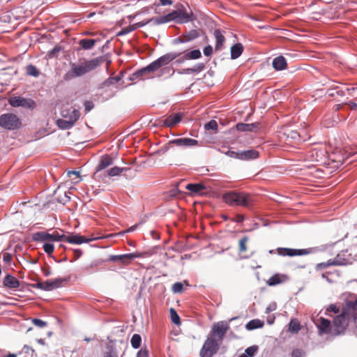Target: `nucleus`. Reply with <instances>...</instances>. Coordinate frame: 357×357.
Segmentation results:
<instances>
[{
  "mask_svg": "<svg viewBox=\"0 0 357 357\" xmlns=\"http://www.w3.org/2000/svg\"><path fill=\"white\" fill-rule=\"evenodd\" d=\"M212 53L213 48L211 45H208L204 49V54L205 56H210L212 54Z\"/></svg>",
  "mask_w": 357,
  "mask_h": 357,
  "instance_id": "57",
  "label": "nucleus"
},
{
  "mask_svg": "<svg viewBox=\"0 0 357 357\" xmlns=\"http://www.w3.org/2000/svg\"><path fill=\"white\" fill-rule=\"evenodd\" d=\"M136 357H149V350L146 348H142L137 352Z\"/></svg>",
  "mask_w": 357,
  "mask_h": 357,
  "instance_id": "51",
  "label": "nucleus"
},
{
  "mask_svg": "<svg viewBox=\"0 0 357 357\" xmlns=\"http://www.w3.org/2000/svg\"><path fill=\"white\" fill-rule=\"evenodd\" d=\"M112 164V158L109 155L102 156L100 162L96 167V172L93 174V178L100 181L102 178L103 170Z\"/></svg>",
  "mask_w": 357,
  "mask_h": 357,
  "instance_id": "11",
  "label": "nucleus"
},
{
  "mask_svg": "<svg viewBox=\"0 0 357 357\" xmlns=\"http://www.w3.org/2000/svg\"><path fill=\"white\" fill-rule=\"evenodd\" d=\"M243 51V46L241 43H236L231 47V58L236 59L238 58Z\"/></svg>",
  "mask_w": 357,
  "mask_h": 357,
  "instance_id": "26",
  "label": "nucleus"
},
{
  "mask_svg": "<svg viewBox=\"0 0 357 357\" xmlns=\"http://www.w3.org/2000/svg\"><path fill=\"white\" fill-rule=\"evenodd\" d=\"M288 277L284 274L276 273L271 276L266 282L268 286H275L287 281Z\"/></svg>",
  "mask_w": 357,
  "mask_h": 357,
  "instance_id": "18",
  "label": "nucleus"
},
{
  "mask_svg": "<svg viewBox=\"0 0 357 357\" xmlns=\"http://www.w3.org/2000/svg\"><path fill=\"white\" fill-rule=\"evenodd\" d=\"M351 319L357 326V298L354 301L347 303L341 313L334 319L333 324L329 320L323 317L317 319L315 324L320 335L336 336L344 332Z\"/></svg>",
  "mask_w": 357,
  "mask_h": 357,
  "instance_id": "1",
  "label": "nucleus"
},
{
  "mask_svg": "<svg viewBox=\"0 0 357 357\" xmlns=\"http://www.w3.org/2000/svg\"><path fill=\"white\" fill-rule=\"evenodd\" d=\"M63 234L54 231L52 234H49L46 231H38L33 234L32 238L34 241L38 242H54L63 241Z\"/></svg>",
  "mask_w": 357,
  "mask_h": 357,
  "instance_id": "9",
  "label": "nucleus"
},
{
  "mask_svg": "<svg viewBox=\"0 0 357 357\" xmlns=\"http://www.w3.org/2000/svg\"><path fill=\"white\" fill-rule=\"evenodd\" d=\"M278 254L282 256L294 257L296 255H306L311 252V249H292L280 248L277 250Z\"/></svg>",
  "mask_w": 357,
  "mask_h": 357,
  "instance_id": "13",
  "label": "nucleus"
},
{
  "mask_svg": "<svg viewBox=\"0 0 357 357\" xmlns=\"http://www.w3.org/2000/svg\"><path fill=\"white\" fill-rule=\"evenodd\" d=\"M185 188L190 190L192 194H201L206 187L202 183H189Z\"/></svg>",
  "mask_w": 357,
  "mask_h": 357,
  "instance_id": "28",
  "label": "nucleus"
},
{
  "mask_svg": "<svg viewBox=\"0 0 357 357\" xmlns=\"http://www.w3.org/2000/svg\"><path fill=\"white\" fill-rule=\"evenodd\" d=\"M75 112H79L76 109H66L61 111V116L67 120H71L75 113Z\"/></svg>",
  "mask_w": 357,
  "mask_h": 357,
  "instance_id": "35",
  "label": "nucleus"
},
{
  "mask_svg": "<svg viewBox=\"0 0 357 357\" xmlns=\"http://www.w3.org/2000/svg\"><path fill=\"white\" fill-rule=\"evenodd\" d=\"M33 352L34 350L28 345H24L22 350V354H26L30 357H32Z\"/></svg>",
  "mask_w": 357,
  "mask_h": 357,
  "instance_id": "46",
  "label": "nucleus"
},
{
  "mask_svg": "<svg viewBox=\"0 0 357 357\" xmlns=\"http://www.w3.org/2000/svg\"><path fill=\"white\" fill-rule=\"evenodd\" d=\"M258 349V347L257 346H251V347H248L246 349H245V354L247 356H248L249 357H252L255 355V354L257 352Z\"/></svg>",
  "mask_w": 357,
  "mask_h": 357,
  "instance_id": "44",
  "label": "nucleus"
},
{
  "mask_svg": "<svg viewBox=\"0 0 357 357\" xmlns=\"http://www.w3.org/2000/svg\"><path fill=\"white\" fill-rule=\"evenodd\" d=\"M33 324L40 328H43L47 326V323L39 319H33L32 321Z\"/></svg>",
  "mask_w": 357,
  "mask_h": 357,
  "instance_id": "48",
  "label": "nucleus"
},
{
  "mask_svg": "<svg viewBox=\"0 0 357 357\" xmlns=\"http://www.w3.org/2000/svg\"><path fill=\"white\" fill-rule=\"evenodd\" d=\"M225 154L230 158H234L236 159H238L239 157V152H236L234 151H227V152H225Z\"/></svg>",
  "mask_w": 357,
  "mask_h": 357,
  "instance_id": "55",
  "label": "nucleus"
},
{
  "mask_svg": "<svg viewBox=\"0 0 357 357\" xmlns=\"http://www.w3.org/2000/svg\"><path fill=\"white\" fill-rule=\"evenodd\" d=\"M273 67L276 70H282L287 68V63L283 56H279L273 60Z\"/></svg>",
  "mask_w": 357,
  "mask_h": 357,
  "instance_id": "21",
  "label": "nucleus"
},
{
  "mask_svg": "<svg viewBox=\"0 0 357 357\" xmlns=\"http://www.w3.org/2000/svg\"><path fill=\"white\" fill-rule=\"evenodd\" d=\"M3 259L6 263L9 264L12 260V255L10 253H4Z\"/></svg>",
  "mask_w": 357,
  "mask_h": 357,
  "instance_id": "59",
  "label": "nucleus"
},
{
  "mask_svg": "<svg viewBox=\"0 0 357 357\" xmlns=\"http://www.w3.org/2000/svg\"><path fill=\"white\" fill-rule=\"evenodd\" d=\"M244 220V215L241 214H238L236 215L234 221L237 222H241Z\"/></svg>",
  "mask_w": 357,
  "mask_h": 357,
  "instance_id": "62",
  "label": "nucleus"
},
{
  "mask_svg": "<svg viewBox=\"0 0 357 357\" xmlns=\"http://www.w3.org/2000/svg\"><path fill=\"white\" fill-rule=\"evenodd\" d=\"M95 238H88L78 234H70L68 236L63 235V241L68 242L71 244L79 245L82 243H89Z\"/></svg>",
  "mask_w": 357,
  "mask_h": 357,
  "instance_id": "12",
  "label": "nucleus"
},
{
  "mask_svg": "<svg viewBox=\"0 0 357 357\" xmlns=\"http://www.w3.org/2000/svg\"><path fill=\"white\" fill-rule=\"evenodd\" d=\"M97 40L95 39L83 38L79 40L78 43L83 50H88L92 49L96 44Z\"/></svg>",
  "mask_w": 357,
  "mask_h": 357,
  "instance_id": "27",
  "label": "nucleus"
},
{
  "mask_svg": "<svg viewBox=\"0 0 357 357\" xmlns=\"http://www.w3.org/2000/svg\"><path fill=\"white\" fill-rule=\"evenodd\" d=\"M169 144H174L181 147H192L199 146V142L196 139L191 138H178L174 139L169 142Z\"/></svg>",
  "mask_w": 357,
  "mask_h": 357,
  "instance_id": "14",
  "label": "nucleus"
},
{
  "mask_svg": "<svg viewBox=\"0 0 357 357\" xmlns=\"http://www.w3.org/2000/svg\"><path fill=\"white\" fill-rule=\"evenodd\" d=\"M220 342L208 336L200 350L201 357H212L219 349Z\"/></svg>",
  "mask_w": 357,
  "mask_h": 357,
  "instance_id": "8",
  "label": "nucleus"
},
{
  "mask_svg": "<svg viewBox=\"0 0 357 357\" xmlns=\"http://www.w3.org/2000/svg\"><path fill=\"white\" fill-rule=\"evenodd\" d=\"M22 126L21 119L15 114L5 113L0 116V127L6 130H18Z\"/></svg>",
  "mask_w": 357,
  "mask_h": 357,
  "instance_id": "6",
  "label": "nucleus"
},
{
  "mask_svg": "<svg viewBox=\"0 0 357 357\" xmlns=\"http://www.w3.org/2000/svg\"><path fill=\"white\" fill-rule=\"evenodd\" d=\"M160 4L162 6H166V5H172V0H159Z\"/></svg>",
  "mask_w": 357,
  "mask_h": 357,
  "instance_id": "63",
  "label": "nucleus"
},
{
  "mask_svg": "<svg viewBox=\"0 0 357 357\" xmlns=\"http://www.w3.org/2000/svg\"><path fill=\"white\" fill-rule=\"evenodd\" d=\"M142 337L139 334H134L130 340V343L134 349H138L141 346Z\"/></svg>",
  "mask_w": 357,
  "mask_h": 357,
  "instance_id": "36",
  "label": "nucleus"
},
{
  "mask_svg": "<svg viewBox=\"0 0 357 357\" xmlns=\"http://www.w3.org/2000/svg\"><path fill=\"white\" fill-rule=\"evenodd\" d=\"M119 81V78L118 77H109L108 79H107L104 84L105 85H109V84H114L116 82H117Z\"/></svg>",
  "mask_w": 357,
  "mask_h": 357,
  "instance_id": "58",
  "label": "nucleus"
},
{
  "mask_svg": "<svg viewBox=\"0 0 357 357\" xmlns=\"http://www.w3.org/2000/svg\"><path fill=\"white\" fill-rule=\"evenodd\" d=\"M259 157V152L254 149L243 151L239 152L238 160H248L256 159Z\"/></svg>",
  "mask_w": 357,
  "mask_h": 357,
  "instance_id": "19",
  "label": "nucleus"
},
{
  "mask_svg": "<svg viewBox=\"0 0 357 357\" xmlns=\"http://www.w3.org/2000/svg\"><path fill=\"white\" fill-rule=\"evenodd\" d=\"M82 255V251L79 249H75L73 250V260L76 261Z\"/></svg>",
  "mask_w": 357,
  "mask_h": 357,
  "instance_id": "56",
  "label": "nucleus"
},
{
  "mask_svg": "<svg viewBox=\"0 0 357 357\" xmlns=\"http://www.w3.org/2000/svg\"><path fill=\"white\" fill-rule=\"evenodd\" d=\"M326 311L328 312H333L335 314H337V313H338L340 312V310H339V307L336 305L331 304L327 308Z\"/></svg>",
  "mask_w": 357,
  "mask_h": 357,
  "instance_id": "53",
  "label": "nucleus"
},
{
  "mask_svg": "<svg viewBox=\"0 0 357 357\" xmlns=\"http://www.w3.org/2000/svg\"><path fill=\"white\" fill-rule=\"evenodd\" d=\"M183 53L185 54V59H188V60L197 59L202 56V53L199 50L186 51Z\"/></svg>",
  "mask_w": 357,
  "mask_h": 357,
  "instance_id": "32",
  "label": "nucleus"
},
{
  "mask_svg": "<svg viewBox=\"0 0 357 357\" xmlns=\"http://www.w3.org/2000/svg\"><path fill=\"white\" fill-rule=\"evenodd\" d=\"M190 18V16L189 13L183 9H178L173 10L166 15L153 17L148 20L149 24L157 26L171 21H175L177 23H185L188 22Z\"/></svg>",
  "mask_w": 357,
  "mask_h": 357,
  "instance_id": "5",
  "label": "nucleus"
},
{
  "mask_svg": "<svg viewBox=\"0 0 357 357\" xmlns=\"http://www.w3.org/2000/svg\"><path fill=\"white\" fill-rule=\"evenodd\" d=\"M33 287L42 290H45V282H38L36 284H33Z\"/></svg>",
  "mask_w": 357,
  "mask_h": 357,
  "instance_id": "60",
  "label": "nucleus"
},
{
  "mask_svg": "<svg viewBox=\"0 0 357 357\" xmlns=\"http://www.w3.org/2000/svg\"><path fill=\"white\" fill-rule=\"evenodd\" d=\"M128 256V254L120 255H110L109 257V261L113 262H120L123 265H128L131 263Z\"/></svg>",
  "mask_w": 357,
  "mask_h": 357,
  "instance_id": "23",
  "label": "nucleus"
},
{
  "mask_svg": "<svg viewBox=\"0 0 357 357\" xmlns=\"http://www.w3.org/2000/svg\"><path fill=\"white\" fill-rule=\"evenodd\" d=\"M180 54H176V52H171L167 53L160 57H159L157 60L151 63L146 67L143 68L137 72L134 73L130 79L132 81H136L137 79H145L153 78V76L149 75L151 73H153L157 70H158L162 66L167 65L171 61L176 59Z\"/></svg>",
  "mask_w": 357,
  "mask_h": 357,
  "instance_id": "3",
  "label": "nucleus"
},
{
  "mask_svg": "<svg viewBox=\"0 0 357 357\" xmlns=\"http://www.w3.org/2000/svg\"><path fill=\"white\" fill-rule=\"evenodd\" d=\"M300 330V322L296 319H291L289 324V331L291 333H298Z\"/></svg>",
  "mask_w": 357,
  "mask_h": 357,
  "instance_id": "33",
  "label": "nucleus"
},
{
  "mask_svg": "<svg viewBox=\"0 0 357 357\" xmlns=\"http://www.w3.org/2000/svg\"><path fill=\"white\" fill-rule=\"evenodd\" d=\"M43 248L48 255H51L54 250V246L51 243H45L43 245Z\"/></svg>",
  "mask_w": 357,
  "mask_h": 357,
  "instance_id": "41",
  "label": "nucleus"
},
{
  "mask_svg": "<svg viewBox=\"0 0 357 357\" xmlns=\"http://www.w3.org/2000/svg\"><path fill=\"white\" fill-rule=\"evenodd\" d=\"M123 168L114 167L107 171H103L102 178L100 179V181L105 182V178L107 176H114L119 175L121 173L123 172Z\"/></svg>",
  "mask_w": 357,
  "mask_h": 357,
  "instance_id": "24",
  "label": "nucleus"
},
{
  "mask_svg": "<svg viewBox=\"0 0 357 357\" xmlns=\"http://www.w3.org/2000/svg\"><path fill=\"white\" fill-rule=\"evenodd\" d=\"M248 241V236H243L242 238L239 240L238 243V250L240 253L245 252L247 251V243Z\"/></svg>",
  "mask_w": 357,
  "mask_h": 357,
  "instance_id": "38",
  "label": "nucleus"
},
{
  "mask_svg": "<svg viewBox=\"0 0 357 357\" xmlns=\"http://www.w3.org/2000/svg\"><path fill=\"white\" fill-rule=\"evenodd\" d=\"M351 110H356L357 109V104L354 102H349L347 103Z\"/></svg>",
  "mask_w": 357,
  "mask_h": 357,
  "instance_id": "64",
  "label": "nucleus"
},
{
  "mask_svg": "<svg viewBox=\"0 0 357 357\" xmlns=\"http://www.w3.org/2000/svg\"><path fill=\"white\" fill-rule=\"evenodd\" d=\"M304 352L299 349L293 350L291 353V357H303Z\"/></svg>",
  "mask_w": 357,
  "mask_h": 357,
  "instance_id": "52",
  "label": "nucleus"
},
{
  "mask_svg": "<svg viewBox=\"0 0 357 357\" xmlns=\"http://www.w3.org/2000/svg\"><path fill=\"white\" fill-rule=\"evenodd\" d=\"M264 326V322L259 319H252L245 326L248 330H254L256 328H261Z\"/></svg>",
  "mask_w": 357,
  "mask_h": 357,
  "instance_id": "34",
  "label": "nucleus"
},
{
  "mask_svg": "<svg viewBox=\"0 0 357 357\" xmlns=\"http://www.w3.org/2000/svg\"><path fill=\"white\" fill-rule=\"evenodd\" d=\"M26 71L27 75L30 76H33L34 77H37L40 75L39 70L37 69V68L33 65H29L26 68Z\"/></svg>",
  "mask_w": 357,
  "mask_h": 357,
  "instance_id": "37",
  "label": "nucleus"
},
{
  "mask_svg": "<svg viewBox=\"0 0 357 357\" xmlns=\"http://www.w3.org/2000/svg\"><path fill=\"white\" fill-rule=\"evenodd\" d=\"M225 203L231 206H243L250 208L253 205L254 197L244 192L230 191L223 195Z\"/></svg>",
  "mask_w": 357,
  "mask_h": 357,
  "instance_id": "4",
  "label": "nucleus"
},
{
  "mask_svg": "<svg viewBox=\"0 0 357 357\" xmlns=\"http://www.w3.org/2000/svg\"><path fill=\"white\" fill-rule=\"evenodd\" d=\"M179 54H180V55L178 56V59L176 61V63H181L188 60V59H185L184 53L182 56H181V54H182L181 53H179ZM176 58H178V56Z\"/></svg>",
  "mask_w": 357,
  "mask_h": 357,
  "instance_id": "61",
  "label": "nucleus"
},
{
  "mask_svg": "<svg viewBox=\"0 0 357 357\" xmlns=\"http://www.w3.org/2000/svg\"><path fill=\"white\" fill-rule=\"evenodd\" d=\"M183 116V114L181 112L174 113L168 116L165 120L162 121V125L171 128L181 122Z\"/></svg>",
  "mask_w": 357,
  "mask_h": 357,
  "instance_id": "16",
  "label": "nucleus"
},
{
  "mask_svg": "<svg viewBox=\"0 0 357 357\" xmlns=\"http://www.w3.org/2000/svg\"><path fill=\"white\" fill-rule=\"evenodd\" d=\"M191 68V73H199L205 68V64L204 63H199Z\"/></svg>",
  "mask_w": 357,
  "mask_h": 357,
  "instance_id": "43",
  "label": "nucleus"
},
{
  "mask_svg": "<svg viewBox=\"0 0 357 357\" xmlns=\"http://www.w3.org/2000/svg\"><path fill=\"white\" fill-rule=\"evenodd\" d=\"M102 357H118L116 349L112 342L106 344Z\"/></svg>",
  "mask_w": 357,
  "mask_h": 357,
  "instance_id": "25",
  "label": "nucleus"
},
{
  "mask_svg": "<svg viewBox=\"0 0 357 357\" xmlns=\"http://www.w3.org/2000/svg\"><path fill=\"white\" fill-rule=\"evenodd\" d=\"M9 104L12 107H22L23 108L34 109L36 102L31 98H25L21 96H14L8 100Z\"/></svg>",
  "mask_w": 357,
  "mask_h": 357,
  "instance_id": "10",
  "label": "nucleus"
},
{
  "mask_svg": "<svg viewBox=\"0 0 357 357\" xmlns=\"http://www.w3.org/2000/svg\"><path fill=\"white\" fill-rule=\"evenodd\" d=\"M229 329V325L227 321H218L213 325L208 336L221 343Z\"/></svg>",
  "mask_w": 357,
  "mask_h": 357,
  "instance_id": "7",
  "label": "nucleus"
},
{
  "mask_svg": "<svg viewBox=\"0 0 357 357\" xmlns=\"http://www.w3.org/2000/svg\"><path fill=\"white\" fill-rule=\"evenodd\" d=\"M84 105L85 107L86 112H90L94 107V104L91 100L85 101Z\"/></svg>",
  "mask_w": 357,
  "mask_h": 357,
  "instance_id": "50",
  "label": "nucleus"
},
{
  "mask_svg": "<svg viewBox=\"0 0 357 357\" xmlns=\"http://www.w3.org/2000/svg\"><path fill=\"white\" fill-rule=\"evenodd\" d=\"M214 36L215 38V50L218 51L220 50L223 45L225 42V38L221 33L220 29H215L214 31Z\"/></svg>",
  "mask_w": 357,
  "mask_h": 357,
  "instance_id": "22",
  "label": "nucleus"
},
{
  "mask_svg": "<svg viewBox=\"0 0 357 357\" xmlns=\"http://www.w3.org/2000/svg\"><path fill=\"white\" fill-rule=\"evenodd\" d=\"M258 128V124L257 123H238L236 125V129L241 132L253 131Z\"/></svg>",
  "mask_w": 357,
  "mask_h": 357,
  "instance_id": "29",
  "label": "nucleus"
},
{
  "mask_svg": "<svg viewBox=\"0 0 357 357\" xmlns=\"http://www.w3.org/2000/svg\"><path fill=\"white\" fill-rule=\"evenodd\" d=\"M3 284L9 289H17L20 285V282L16 278L8 274L3 280Z\"/></svg>",
  "mask_w": 357,
  "mask_h": 357,
  "instance_id": "17",
  "label": "nucleus"
},
{
  "mask_svg": "<svg viewBox=\"0 0 357 357\" xmlns=\"http://www.w3.org/2000/svg\"><path fill=\"white\" fill-rule=\"evenodd\" d=\"M172 291L174 294H180L183 291V284L181 282H177L172 287Z\"/></svg>",
  "mask_w": 357,
  "mask_h": 357,
  "instance_id": "39",
  "label": "nucleus"
},
{
  "mask_svg": "<svg viewBox=\"0 0 357 357\" xmlns=\"http://www.w3.org/2000/svg\"><path fill=\"white\" fill-rule=\"evenodd\" d=\"M68 175L69 177L71 178L72 180H77L75 181V183H77L79 181L78 178H79V172L76 171H70L68 173Z\"/></svg>",
  "mask_w": 357,
  "mask_h": 357,
  "instance_id": "45",
  "label": "nucleus"
},
{
  "mask_svg": "<svg viewBox=\"0 0 357 357\" xmlns=\"http://www.w3.org/2000/svg\"><path fill=\"white\" fill-rule=\"evenodd\" d=\"M204 127H205V129H206V130H217L218 126L217 122L215 120H211L209 122H208L207 123H206Z\"/></svg>",
  "mask_w": 357,
  "mask_h": 357,
  "instance_id": "42",
  "label": "nucleus"
},
{
  "mask_svg": "<svg viewBox=\"0 0 357 357\" xmlns=\"http://www.w3.org/2000/svg\"><path fill=\"white\" fill-rule=\"evenodd\" d=\"M128 255H129L128 257L130 258V260L131 262L132 260H134L136 258L143 257L145 255V253L135 252L133 253H129Z\"/></svg>",
  "mask_w": 357,
  "mask_h": 357,
  "instance_id": "47",
  "label": "nucleus"
},
{
  "mask_svg": "<svg viewBox=\"0 0 357 357\" xmlns=\"http://www.w3.org/2000/svg\"><path fill=\"white\" fill-rule=\"evenodd\" d=\"M340 264L335 259H329L326 262H322L317 264L315 266L317 271H321L331 266H337Z\"/></svg>",
  "mask_w": 357,
  "mask_h": 357,
  "instance_id": "31",
  "label": "nucleus"
},
{
  "mask_svg": "<svg viewBox=\"0 0 357 357\" xmlns=\"http://www.w3.org/2000/svg\"><path fill=\"white\" fill-rule=\"evenodd\" d=\"M169 312L172 321L176 324H179L181 323L180 317L176 310L173 308H171Z\"/></svg>",
  "mask_w": 357,
  "mask_h": 357,
  "instance_id": "40",
  "label": "nucleus"
},
{
  "mask_svg": "<svg viewBox=\"0 0 357 357\" xmlns=\"http://www.w3.org/2000/svg\"><path fill=\"white\" fill-rule=\"evenodd\" d=\"M64 280L63 279L56 278L45 281V291H52L60 287Z\"/></svg>",
  "mask_w": 357,
  "mask_h": 357,
  "instance_id": "20",
  "label": "nucleus"
},
{
  "mask_svg": "<svg viewBox=\"0 0 357 357\" xmlns=\"http://www.w3.org/2000/svg\"><path fill=\"white\" fill-rule=\"evenodd\" d=\"M79 116H80V112H75V113L71 120L59 119L56 121V125L61 129H63V130L69 129V128H72L75 124L77 121L79 119Z\"/></svg>",
  "mask_w": 357,
  "mask_h": 357,
  "instance_id": "15",
  "label": "nucleus"
},
{
  "mask_svg": "<svg viewBox=\"0 0 357 357\" xmlns=\"http://www.w3.org/2000/svg\"><path fill=\"white\" fill-rule=\"evenodd\" d=\"M291 137L294 139H297L300 137V135L297 131L295 130H290L289 133L287 134V137Z\"/></svg>",
  "mask_w": 357,
  "mask_h": 357,
  "instance_id": "54",
  "label": "nucleus"
},
{
  "mask_svg": "<svg viewBox=\"0 0 357 357\" xmlns=\"http://www.w3.org/2000/svg\"><path fill=\"white\" fill-rule=\"evenodd\" d=\"M137 29V26L136 25H130L127 27H125L122 29V31H121L120 34H126V33H128L130 31H132L134 30H135Z\"/></svg>",
  "mask_w": 357,
  "mask_h": 357,
  "instance_id": "49",
  "label": "nucleus"
},
{
  "mask_svg": "<svg viewBox=\"0 0 357 357\" xmlns=\"http://www.w3.org/2000/svg\"><path fill=\"white\" fill-rule=\"evenodd\" d=\"M104 61L102 56L92 59H86L84 57L79 58L76 62H70V68L64 74L63 79L66 81H71L77 77H82L100 66Z\"/></svg>",
  "mask_w": 357,
  "mask_h": 357,
  "instance_id": "2",
  "label": "nucleus"
},
{
  "mask_svg": "<svg viewBox=\"0 0 357 357\" xmlns=\"http://www.w3.org/2000/svg\"><path fill=\"white\" fill-rule=\"evenodd\" d=\"M199 36V33L196 30H192L185 34L181 36V42L187 43L197 38Z\"/></svg>",
  "mask_w": 357,
  "mask_h": 357,
  "instance_id": "30",
  "label": "nucleus"
}]
</instances>
